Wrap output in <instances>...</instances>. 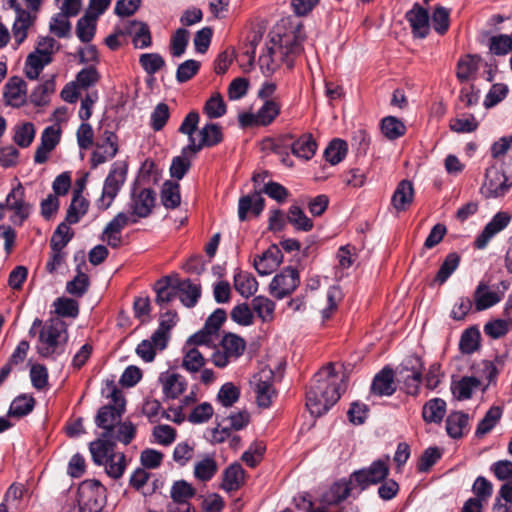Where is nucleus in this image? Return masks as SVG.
<instances>
[{"instance_id": "f257e3e1", "label": "nucleus", "mask_w": 512, "mask_h": 512, "mask_svg": "<svg viewBox=\"0 0 512 512\" xmlns=\"http://www.w3.org/2000/svg\"><path fill=\"white\" fill-rule=\"evenodd\" d=\"M107 390L109 392L107 398L110 402L99 408L95 416V424L102 429L101 433H107L120 443L128 445L135 438L136 427L131 421H121L125 412V398L113 381L107 383Z\"/></svg>"}, {"instance_id": "f03ea898", "label": "nucleus", "mask_w": 512, "mask_h": 512, "mask_svg": "<svg viewBox=\"0 0 512 512\" xmlns=\"http://www.w3.org/2000/svg\"><path fill=\"white\" fill-rule=\"evenodd\" d=\"M341 386L338 383L333 363L319 370L313 377L306 393V407L314 417H320L340 399Z\"/></svg>"}, {"instance_id": "7ed1b4c3", "label": "nucleus", "mask_w": 512, "mask_h": 512, "mask_svg": "<svg viewBox=\"0 0 512 512\" xmlns=\"http://www.w3.org/2000/svg\"><path fill=\"white\" fill-rule=\"evenodd\" d=\"M306 36L303 27L298 25L294 30L279 36L278 43L267 49L259 57V65L262 73L272 75L281 64L288 69L294 66L295 60L303 52V42Z\"/></svg>"}, {"instance_id": "20e7f679", "label": "nucleus", "mask_w": 512, "mask_h": 512, "mask_svg": "<svg viewBox=\"0 0 512 512\" xmlns=\"http://www.w3.org/2000/svg\"><path fill=\"white\" fill-rule=\"evenodd\" d=\"M40 327L36 344L37 353L44 358L55 359L64 353L68 340L65 323L60 319H49L45 323L36 318L29 330L30 335L35 334V329Z\"/></svg>"}, {"instance_id": "39448f33", "label": "nucleus", "mask_w": 512, "mask_h": 512, "mask_svg": "<svg viewBox=\"0 0 512 512\" xmlns=\"http://www.w3.org/2000/svg\"><path fill=\"white\" fill-rule=\"evenodd\" d=\"M44 0H7V4L15 13L12 26V34L21 44L28 34V30L34 25Z\"/></svg>"}, {"instance_id": "423d86ee", "label": "nucleus", "mask_w": 512, "mask_h": 512, "mask_svg": "<svg viewBox=\"0 0 512 512\" xmlns=\"http://www.w3.org/2000/svg\"><path fill=\"white\" fill-rule=\"evenodd\" d=\"M350 483L342 479L334 482L319 497L308 500L305 512H343L342 503L350 496Z\"/></svg>"}, {"instance_id": "0eeeda50", "label": "nucleus", "mask_w": 512, "mask_h": 512, "mask_svg": "<svg viewBox=\"0 0 512 512\" xmlns=\"http://www.w3.org/2000/svg\"><path fill=\"white\" fill-rule=\"evenodd\" d=\"M128 165L124 161H116L104 180L102 193L96 200V206L99 210H107L114 202L126 182Z\"/></svg>"}, {"instance_id": "6e6552de", "label": "nucleus", "mask_w": 512, "mask_h": 512, "mask_svg": "<svg viewBox=\"0 0 512 512\" xmlns=\"http://www.w3.org/2000/svg\"><path fill=\"white\" fill-rule=\"evenodd\" d=\"M105 487L97 480H85L78 488L77 502L81 512H100L105 504Z\"/></svg>"}, {"instance_id": "1a4fd4ad", "label": "nucleus", "mask_w": 512, "mask_h": 512, "mask_svg": "<svg viewBox=\"0 0 512 512\" xmlns=\"http://www.w3.org/2000/svg\"><path fill=\"white\" fill-rule=\"evenodd\" d=\"M246 348L245 340L233 333L223 336L219 348L211 355V361L218 368L226 367L230 362L243 355Z\"/></svg>"}, {"instance_id": "9d476101", "label": "nucleus", "mask_w": 512, "mask_h": 512, "mask_svg": "<svg viewBox=\"0 0 512 512\" xmlns=\"http://www.w3.org/2000/svg\"><path fill=\"white\" fill-rule=\"evenodd\" d=\"M510 288V282L500 281L492 290L487 282L480 281L473 293V302L477 312L487 310L498 304Z\"/></svg>"}, {"instance_id": "9b49d317", "label": "nucleus", "mask_w": 512, "mask_h": 512, "mask_svg": "<svg viewBox=\"0 0 512 512\" xmlns=\"http://www.w3.org/2000/svg\"><path fill=\"white\" fill-rule=\"evenodd\" d=\"M4 204L12 212L10 220L14 225L21 226L32 211V205L25 200V189L20 182L8 193Z\"/></svg>"}, {"instance_id": "f8f14e48", "label": "nucleus", "mask_w": 512, "mask_h": 512, "mask_svg": "<svg viewBox=\"0 0 512 512\" xmlns=\"http://www.w3.org/2000/svg\"><path fill=\"white\" fill-rule=\"evenodd\" d=\"M388 459V457L386 460L378 459L372 462L368 468L353 472L350 480L347 481V483H350V488L352 489V484L356 483L361 490H364L369 485L383 481L389 474Z\"/></svg>"}, {"instance_id": "ddd939ff", "label": "nucleus", "mask_w": 512, "mask_h": 512, "mask_svg": "<svg viewBox=\"0 0 512 512\" xmlns=\"http://www.w3.org/2000/svg\"><path fill=\"white\" fill-rule=\"evenodd\" d=\"M299 284L298 271L295 268L286 267L272 278L269 292L274 298L281 300L293 293Z\"/></svg>"}, {"instance_id": "4468645a", "label": "nucleus", "mask_w": 512, "mask_h": 512, "mask_svg": "<svg viewBox=\"0 0 512 512\" xmlns=\"http://www.w3.org/2000/svg\"><path fill=\"white\" fill-rule=\"evenodd\" d=\"M155 192L150 188H133L128 202L129 214L138 218L148 217L155 206Z\"/></svg>"}, {"instance_id": "2eb2a0df", "label": "nucleus", "mask_w": 512, "mask_h": 512, "mask_svg": "<svg viewBox=\"0 0 512 512\" xmlns=\"http://www.w3.org/2000/svg\"><path fill=\"white\" fill-rule=\"evenodd\" d=\"M273 380L274 373L271 369H262L259 373L255 374L251 380L257 404L260 407L268 408L272 403V399L276 396Z\"/></svg>"}, {"instance_id": "dca6fc26", "label": "nucleus", "mask_w": 512, "mask_h": 512, "mask_svg": "<svg viewBox=\"0 0 512 512\" xmlns=\"http://www.w3.org/2000/svg\"><path fill=\"white\" fill-rule=\"evenodd\" d=\"M118 150L117 135L110 130H105L102 140L96 143V149L91 154V166L95 168L113 159L117 155Z\"/></svg>"}, {"instance_id": "f3484780", "label": "nucleus", "mask_w": 512, "mask_h": 512, "mask_svg": "<svg viewBox=\"0 0 512 512\" xmlns=\"http://www.w3.org/2000/svg\"><path fill=\"white\" fill-rule=\"evenodd\" d=\"M130 223H137V219L127 212H119L104 228L101 240L111 248H118L122 243L121 231Z\"/></svg>"}, {"instance_id": "a211bd4d", "label": "nucleus", "mask_w": 512, "mask_h": 512, "mask_svg": "<svg viewBox=\"0 0 512 512\" xmlns=\"http://www.w3.org/2000/svg\"><path fill=\"white\" fill-rule=\"evenodd\" d=\"M511 222V215L506 211L497 212L485 225L482 232L475 238L474 247L482 250L487 247L491 239L503 231Z\"/></svg>"}, {"instance_id": "6ab92c4d", "label": "nucleus", "mask_w": 512, "mask_h": 512, "mask_svg": "<svg viewBox=\"0 0 512 512\" xmlns=\"http://www.w3.org/2000/svg\"><path fill=\"white\" fill-rule=\"evenodd\" d=\"M200 139L197 142L196 139H191V145L184 147V153L186 151H192V154H197L204 147H213L218 145L223 140V133L221 127L216 123H206L199 130Z\"/></svg>"}, {"instance_id": "aec40b11", "label": "nucleus", "mask_w": 512, "mask_h": 512, "mask_svg": "<svg viewBox=\"0 0 512 512\" xmlns=\"http://www.w3.org/2000/svg\"><path fill=\"white\" fill-rule=\"evenodd\" d=\"M119 442L115 437H110L107 433H101L99 437L92 441L89 445V450L92 460L96 465H104L108 459L114 456V448L116 443Z\"/></svg>"}, {"instance_id": "412c9836", "label": "nucleus", "mask_w": 512, "mask_h": 512, "mask_svg": "<svg viewBox=\"0 0 512 512\" xmlns=\"http://www.w3.org/2000/svg\"><path fill=\"white\" fill-rule=\"evenodd\" d=\"M282 252L276 245L270 246L253 260V266L259 275L265 276L274 272L282 262Z\"/></svg>"}, {"instance_id": "4be33fe9", "label": "nucleus", "mask_w": 512, "mask_h": 512, "mask_svg": "<svg viewBox=\"0 0 512 512\" xmlns=\"http://www.w3.org/2000/svg\"><path fill=\"white\" fill-rule=\"evenodd\" d=\"M406 20L409 22L415 37L425 38L430 31L429 13L418 3L406 12Z\"/></svg>"}, {"instance_id": "5701e85b", "label": "nucleus", "mask_w": 512, "mask_h": 512, "mask_svg": "<svg viewBox=\"0 0 512 512\" xmlns=\"http://www.w3.org/2000/svg\"><path fill=\"white\" fill-rule=\"evenodd\" d=\"M4 100L7 105L20 107L26 101V83L20 77H11L4 86Z\"/></svg>"}, {"instance_id": "b1692460", "label": "nucleus", "mask_w": 512, "mask_h": 512, "mask_svg": "<svg viewBox=\"0 0 512 512\" xmlns=\"http://www.w3.org/2000/svg\"><path fill=\"white\" fill-rule=\"evenodd\" d=\"M264 203L265 201L261 195V191L257 189L241 197L238 203V217L240 221H245L248 213L259 216L264 209Z\"/></svg>"}, {"instance_id": "393cba45", "label": "nucleus", "mask_w": 512, "mask_h": 512, "mask_svg": "<svg viewBox=\"0 0 512 512\" xmlns=\"http://www.w3.org/2000/svg\"><path fill=\"white\" fill-rule=\"evenodd\" d=\"M396 391L393 370L385 367L377 373L371 384V393L377 396H391Z\"/></svg>"}, {"instance_id": "a878e982", "label": "nucleus", "mask_w": 512, "mask_h": 512, "mask_svg": "<svg viewBox=\"0 0 512 512\" xmlns=\"http://www.w3.org/2000/svg\"><path fill=\"white\" fill-rule=\"evenodd\" d=\"M176 288L178 289V298L184 306L191 308L197 304L201 296L199 284L193 283L190 279H176Z\"/></svg>"}, {"instance_id": "bb28decb", "label": "nucleus", "mask_w": 512, "mask_h": 512, "mask_svg": "<svg viewBox=\"0 0 512 512\" xmlns=\"http://www.w3.org/2000/svg\"><path fill=\"white\" fill-rule=\"evenodd\" d=\"M414 198V188L410 181L402 180L398 183L391 204L397 212L405 211Z\"/></svg>"}, {"instance_id": "cd10ccee", "label": "nucleus", "mask_w": 512, "mask_h": 512, "mask_svg": "<svg viewBox=\"0 0 512 512\" xmlns=\"http://www.w3.org/2000/svg\"><path fill=\"white\" fill-rule=\"evenodd\" d=\"M163 393L167 398L175 399L186 389V381L177 373H163L160 376Z\"/></svg>"}, {"instance_id": "c85d7f7f", "label": "nucleus", "mask_w": 512, "mask_h": 512, "mask_svg": "<svg viewBox=\"0 0 512 512\" xmlns=\"http://www.w3.org/2000/svg\"><path fill=\"white\" fill-rule=\"evenodd\" d=\"M245 480V471L239 463L229 465L223 472L221 487L227 492L238 490Z\"/></svg>"}, {"instance_id": "c756f323", "label": "nucleus", "mask_w": 512, "mask_h": 512, "mask_svg": "<svg viewBox=\"0 0 512 512\" xmlns=\"http://www.w3.org/2000/svg\"><path fill=\"white\" fill-rule=\"evenodd\" d=\"M177 314L175 312H166L160 321L159 327L152 334V339L159 348L164 350L167 346L170 330L176 325Z\"/></svg>"}, {"instance_id": "7c9ffc66", "label": "nucleus", "mask_w": 512, "mask_h": 512, "mask_svg": "<svg viewBox=\"0 0 512 512\" xmlns=\"http://www.w3.org/2000/svg\"><path fill=\"white\" fill-rule=\"evenodd\" d=\"M154 290L156 292V303L160 306L168 304L178 297V289L176 288V279L173 281L166 276L155 283Z\"/></svg>"}, {"instance_id": "2f4dec72", "label": "nucleus", "mask_w": 512, "mask_h": 512, "mask_svg": "<svg viewBox=\"0 0 512 512\" xmlns=\"http://www.w3.org/2000/svg\"><path fill=\"white\" fill-rule=\"evenodd\" d=\"M234 288L242 297L249 298L257 292L258 282L251 273L239 270L234 274Z\"/></svg>"}, {"instance_id": "473e14b6", "label": "nucleus", "mask_w": 512, "mask_h": 512, "mask_svg": "<svg viewBox=\"0 0 512 512\" xmlns=\"http://www.w3.org/2000/svg\"><path fill=\"white\" fill-rule=\"evenodd\" d=\"M317 149V144L311 134H303L291 144L293 155L303 160H310Z\"/></svg>"}, {"instance_id": "72a5a7b5", "label": "nucleus", "mask_w": 512, "mask_h": 512, "mask_svg": "<svg viewBox=\"0 0 512 512\" xmlns=\"http://www.w3.org/2000/svg\"><path fill=\"white\" fill-rule=\"evenodd\" d=\"M89 207V202L81 195L80 190L74 192L72 201L67 209L65 220L69 224H76L84 216Z\"/></svg>"}, {"instance_id": "f704fd0d", "label": "nucleus", "mask_w": 512, "mask_h": 512, "mask_svg": "<svg viewBox=\"0 0 512 512\" xmlns=\"http://www.w3.org/2000/svg\"><path fill=\"white\" fill-rule=\"evenodd\" d=\"M218 471V464L212 455H205L194 465V477L201 481H210Z\"/></svg>"}, {"instance_id": "c9c22d12", "label": "nucleus", "mask_w": 512, "mask_h": 512, "mask_svg": "<svg viewBox=\"0 0 512 512\" xmlns=\"http://www.w3.org/2000/svg\"><path fill=\"white\" fill-rule=\"evenodd\" d=\"M480 386V380L474 376L462 377L459 381L453 382L452 392L458 400H467L472 397L474 390Z\"/></svg>"}, {"instance_id": "e433bc0d", "label": "nucleus", "mask_w": 512, "mask_h": 512, "mask_svg": "<svg viewBox=\"0 0 512 512\" xmlns=\"http://www.w3.org/2000/svg\"><path fill=\"white\" fill-rule=\"evenodd\" d=\"M446 412V403L441 398L429 400L422 409V417L427 423H440Z\"/></svg>"}, {"instance_id": "4c0bfd02", "label": "nucleus", "mask_w": 512, "mask_h": 512, "mask_svg": "<svg viewBox=\"0 0 512 512\" xmlns=\"http://www.w3.org/2000/svg\"><path fill=\"white\" fill-rule=\"evenodd\" d=\"M182 367L190 373L199 372L205 365L206 359L202 352L195 347L184 346Z\"/></svg>"}, {"instance_id": "58836bf2", "label": "nucleus", "mask_w": 512, "mask_h": 512, "mask_svg": "<svg viewBox=\"0 0 512 512\" xmlns=\"http://www.w3.org/2000/svg\"><path fill=\"white\" fill-rule=\"evenodd\" d=\"M251 308L262 322H270L274 318L275 303L265 296L254 297L251 301Z\"/></svg>"}, {"instance_id": "ea45409f", "label": "nucleus", "mask_w": 512, "mask_h": 512, "mask_svg": "<svg viewBox=\"0 0 512 512\" xmlns=\"http://www.w3.org/2000/svg\"><path fill=\"white\" fill-rule=\"evenodd\" d=\"M468 415L463 412H453L446 419V431L452 438H460L468 426Z\"/></svg>"}, {"instance_id": "a19ab883", "label": "nucleus", "mask_w": 512, "mask_h": 512, "mask_svg": "<svg viewBox=\"0 0 512 512\" xmlns=\"http://www.w3.org/2000/svg\"><path fill=\"white\" fill-rule=\"evenodd\" d=\"M160 197L165 208L175 209L181 202L180 185L172 181L164 182Z\"/></svg>"}, {"instance_id": "79ce46f5", "label": "nucleus", "mask_w": 512, "mask_h": 512, "mask_svg": "<svg viewBox=\"0 0 512 512\" xmlns=\"http://www.w3.org/2000/svg\"><path fill=\"white\" fill-rule=\"evenodd\" d=\"M460 255L456 252L449 253L443 263L441 264L435 278L434 282L443 285L449 277L456 271L460 264Z\"/></svg>"}, {"instance_id": "37998d69", "label": "nucleus", "mask_w": 512, "mask_h": 512, "mask_svg": "<svg viewBox=\"0 0 512 512\" xmlns=\"http://www.w3.org/2000/svg\"><path fill=\"white\" fill-rule=\"evenodd\" d=\"M481 334L478 328L470 327L463 331L460 341L459 349L463 354H472L480 347Z\"/></svg>"}, {"instance_id": "c03bdc74", "label": "nucleus", "mask_w": 512, "mask_h": 512, "mask_svg": "<svg viewBox=\"0 0 512 512\" xmlns=\"http://www.w3.org/2000/svg\"><path fill=\"white\" fill-rule=\"evenodd\" d=\"M195 154H192V151H186L184 153V147L181 150V155L173 158L171 166H170V175L171 177L181 180L185 174L189 171L191 167V157Z\"/></svg>"}, {"instance_id": "a18cd8bd", "label": "nucleus", "mask_w": 512, "mask_h": 512, "mask_svg": "<svg viewBox=\"0 0 512 512\" xmlns=\"http://www.w3.org/2000/svg\"><path fill=\"white\" fill-rule=\"evenodd\" d=\"M381 131L389 140H395L406 132L404 123L394 116H387L381 121Z\"/></svg>"}, {"instance_id": "49530a36", "label": "nucleus", "mask_w": 512, "mask_h": 512, "mask_svg": "<svg viewBox=\"0 0 512 512\" xmlns=\"http://www.w3.org/2000/svg\"><path fill=\"white\" fill-rule=\"evenodd\" d=\"M502 416V409L499 406H492L485 414L483 419L479 422L475 434L482 437L489 433L499 422Z\"/></svg>"}, {"instance_id": "de8ad7c7", "label": "nucleus", "mask_w": 512, "mask_h": 512, "mask_svg": "<svg viewBox=\"0 0 512 512\" xmlns=\"http://www.w3.org/2000/svg\"><path fill=\"white\" fill-rule=\"evenodd\" d=\"M348 151L347 143L341 139L332 140L324 151V157L331 165L340 163Z\"/></svg>"}, {"instance_id": "09e8293b", "label": "nucleus", "mask_w": 512, "mask_h": 512, "mask_svg": "<svg viewBox=\"0 0 512 512\" xmlns=\"http://www.w3.org/2000/svg\"><path fill=\"white\" fill-rule=\"evenodd\" d=\"M96 21L95 16L87 13L78 20L76 34L82 42L88 43L93 39L96 31Z\"/></svg>"}, {"instance_id": "8fccbe9b", "label": "nucleus", "mask_w": 512, "mask_h": 512, "mask_svg": "<svg viewBox=\"0 0 512 512\" xmlns=\"http://www.w3.org/2000/svg\"><path fill=\"white\" fill-rule=\"evenodd\" d=\"M399 374L403 381L405 392L409 395L416 396L419 392L422 380L421 372L403 367Z\"/></svg>"}, {"instance_id": "3c124183", "label": "nucleus", "mask_w": 512, "mask_h": 512, "mask_svg": "<svg viewBox=\"0 0 512 512\" xmlns=\"http://www.w3.org/2000/svg\"><path fill=\"white\" fill-rule=\"evenodd\" d=\"M69 225L70 224L65 220V222H61L54 231L51 238V248L54 252H61L72 239L73 233Z\"/></svg>"}, {"instance_id": "603ef678", "label": "nucleus", "mask_w": 512, "mask_h": 512, "mask_svg": "<svg viewBox=\"0 0 512 512\" xmlns=\"http://www.w3.org/2000/svg\"><path fill=\"white\" fill-rule=\"evenodd\" d=\"M35 137V127L30 122H25L16 125L14 128V142L22 148H27L31 145Z\"/></svg>"}, {"instance_id": "864d4df0", "label": "nucleus", "mask_w": 512, "mask_h": 512, "mask_svg": "<svg viewBox=\"0 0 512 512\" xmlns=\"http://www.w3.org/2000/svg\"><path fill=\"white\" fill-rule=\"evenodd\" d=\"M287 220L297 230L307 232L313 228L312 220L308 218L304 211L297 205H292L289 208Z\"/></svg>"}, {"instance_id": "5fc2aeb1", "label": "nucleus", "mask_w": 512, "mask_h": 512, "mask_svg": "<svg viewBox=\"0 0 512 512\" xmlns=\"http://www.w3.org/2000/svg\"><path fill=\"white\" fill-rule=\"evenodd\" d=\"M34 404L35 400L33 397L27 395L18 396L12 401L7 416H26L33 410Z\"/></svg>"}, {"instance_id": "6e6d98bb", "label": "nucleus", "mask_w": 512, "mask_h": 512, "mask_svg": "<svg viewBox=\"0 0 512 512\" xmlns=\"http://www.w3.org/2000/svg\"><path fill=\"white\" fill-rule=\"evenodd\" d=\"M171 498L175 504L188 503V500L195 495V489L184 480L174 482L171 487Z\"/></svg>"}, {"instance_id": "4d7b16f0", "label": "nucleus", "mask_w": 512, "mask_h": 512, "mask_svg": "<svg viewBox=\"0 0 512 512\" xmlns=\"http://www.w3.org/2000/svg\"><path fill=\"white\" fill-rule=\"evenodd\" d=\"M279 113L280 105L278 102L275 100H266L256 112V117L260 125L266 126L272 123Z\"/></svg>"}, {"instance_id": "13d9d810", "label": "nucleus", "mask_w": 512, "mask_h": 512, "mask_svg": "<svg viewBox=\"0 0 512 512\" xmlns=\"http://www.w3.org/2000/svg\"><path fill=\"white\" fill-rule=\"evenodd\" d=\"M51 62H46L44 56L36 52H31L25 62V75L31 80L38 78L44 67Z\"/></svg>"}, {"instance_id": "bf43d9fd", "label": "nucleus", "mask_w": 512, "mask_h": 512, "mask_svg": "<svg viewBox=\"0 0 512 512\" xmlns=\"http://www.w3.org/2000/svg\"><path fill=\"white\" fill-rule=\"evenodd\" d=\"M139 63L148 75H154L165 66V60L159 53H143Z\"/></svg>"}, {"instance_id": "052dcab7", "label": "nucleus", "mask_w": 512, "mask_h": 512, "mask_svg": "<svg viewBox=\"0 0 512 512\" xmlns=\"http://www.w3.org/2000/svg\"><path fill=\"white\" fill-rule=\"evenodd\" d=\"M204 113L210 119L220 118L226 113V104L220 93H214L205 103Z\"/></svg>"}, {"instance_id": "680f3d73", "label": "nucleus", "mask_w": 512, "mask_h": 512, "mask_svg": "<svg viewBox=\"0 0 512 512\" xmlns=\"http://www.w3.org/2000/svg\"><path fill=\"white\" fill-rule=\"evenodd\" d=\"M489 49L498 56L508 54L512 50V33L492 36L489 39Z\"/></svg>"}, {"instance_id": "e2e57ef3", "label": "nucleus", "mask_w": 512, "mask_h": 512, "mask_svg": "<svg viewBox=\"0 0 512 512\" xmlns=\"http://www.w3.org/2000/svg\"><path fill=\"white\" fill-rule=\"evenodd\" d=\"M266 446L262 441L253 442L241 459L251 468L256 467L262 460Z\"/></svg>"}, {"instance_id": "0e129e2a", "label": "nucleus", "mask_w": 512, "mask_h": 512, "mask_svg": "<svg viewBox=\"0 0 512 512\" xmlns=\"http://www.w3.org/2000/svg\"><path fill=\"white\" fill-rule=\"evenodd\" d=\"M189 41V32L179 28L171 37L170 50L173 57H180L185 53Z\"/></svg>"}, {"instance_id": "69168bd1", "label": "nucleus", "mask_w": 512, "mask_h": 512, "mask_svg": "<svg viewBox=\"0 0 512 512\" xmlns=\"http://www.w3.org/2000/svg\"><path fill=\"white\" fill-rule=\"evenodd\" d=\"M512 328V321L496 319L485 324L484 332L493 339H499L506 335Z\"/></svg>"}, {"instance_id": "338daca9", "label": "nucleus", "mask_w": 512, "mask_h": 512, "mask_svg": "<svg viewBox=\"0 0 512 512\" xmlns=\"http://www.w3.org/2000/svg\"><path fill=\"white\" fill-rule=\"evenodd\" d=\"M55 83L53 79L46 80L44 83L39 84L31 93V102L37 106L45 105L48 102V97L54 92Z\"/></svg>"}, {"instance_id": "774afa93", "label": "nucleus", "mask_w": 512, "mask_h": 512, "mask_svg": "<svg viewBox=\"0 0 512 512\" xmlns=\"http://www.w3.org/2000/svg\"><path fill=\"white\" fill-rule=\"evenodd\" d=\"M170 117L169 107L166 103L156 105L150 116V125L154 131H160Z\"/></svg>"}]
</instances>
